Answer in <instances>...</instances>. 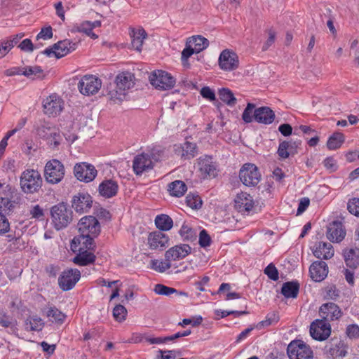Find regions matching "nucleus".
Returning <instances> with one entry per match:
<instances>
[{"label":"nucleus","mask_w":359,"mask_h":359,"mask_svg":"<svg viewBox=\"0 0 359 359\" xmlns=\"http://www.w3.org/2000/svg\"><path fill=\"white\" fill-rule=\"evenodd\" d=\"M50 218L53 227L59 231L66 228L73 219V212L67 203L62 202L51 207Z\"/></svg>","instance_id":"f257e3e1"},{"label":"nucleus","mask_w":359,"mask_h":359,"mask_svg":"<svg viewBox=\"0 0 359 359\" xmlns=\"http://www.w3.org/2000/svg\"><path fill=\"white\" fill-rule=\"evenodd\" d=\"M20 187L26 194L37 192L42 185L41 174L36 170L27 169L20 176Z\"/></svg>","instance_id":"f03ea898"},{"label":"nucleus","mask_w":359,"mask_h":359,"mask_svg":"<svg viewBox=\"0 0 359 359\" xmlns=\"http://www.w3.org/2000/svg\"><path fill=\"white\" fill-rule=\"evenodd\" d=\"M65 175L64 165L57 159L48 161L44 168V177L48 183L55 184L60 182Z\"/></svg>","instance_id":"7ed1b4c3"},{"label":"nucleus","mask_w":359,"mask_h":359,"mask_svg":"<svg viewBox=\"0 0 359 359\" xmlns=\"http://www.w3.org/2000/svg\"><path fill=\"white\" fill-rule=\"evenodd\" d=\"M290 359H313V353L309 345L302 340H294L287 346Z\"/></svg>","instance_id":"20e7f679"},{"label":"nucleus","mask_w":359,"mask_h":359,"mask_svg":"<svg viewBox=\"0 0 359 359\" xmlns=\"http://www.w3.org/2000/svg\"><path fill=\"white\" fill-rule=\"evenodd\" d=\"M239 178L247 187L257 186L261 180L258 168L253 163H245L239 171Z\"/></svg>","instance_id":"39448f33"},{"label":"nucleus","mask_w":359,"mask_h":359,"mask_svg":"<svg viewBox=\"0 0 359 359\" xmlns=\"http://www.w3.org/2000/svg\"><path fill=\"white\" fill-rule=\"evenodd\" d=\"M149 79L150 83L158 89H170L175 84V79L171 74L163 70L153 72L149 75Z\"/></svg>","instance_id":"423d86ee"},{"label":"nucleus","mask_w":359,"mask_h":359,"mask_svg":"<svg viewBox=\"0 0 359 359\" xmlns=\"http://www.w3.org/2000/svg\"><path fill=\"white\" fill-rule=\"evenodd\" d=\"M76 48L77 43L65 39L58 41L52 47L45 49L42 53L48 57L54 55L57 58H61L76 50Z\"/></svg>","instance_id":"0eeeda50"},{"label":"nucleus","mask_w":359,"mask_h":359,"mask_svg":"<svg viewBox=\"0 0 359 359\" xmlns=\"http://www.w3.org/2000/svg\"><path fill=\"white\" fill-rule=\"evenodd\" d=\"M102 86V81L93 75H85L79 81L78 88L84 95H94Z\"/></svg>","instance_id":"6e6552de"},{"label":"nucleus","mask_w":359,"mask_h":359,"mask_svg":"<svg viewBox=\"0 0 359 359\" xmlns=\"http://www.w3.org/2000/svg\"><path fill=\"white\" fill-rule=\"evenodd\" d=\"M78 229L81 234L97 237L100 232V225L95 217L85 216L79 222Z\"/></svg>","instance_id":"1a4fd4ad"},{"label":"nucleus","mask_w":359,"mask_h":359,"mask_svg":"<svg viewBox=\"0 0 359 359\" xmlns=\"http://www.w3.org/2000/svg\"><path fill=\"white\" fill-rule=\"evenodd\" d=\"M74 175L78 180L88 183L92 182L96 177L97 170L94 165L81 162L74 165Z\"/></svg>","instance_id":"9d476101"},{"label":"nucleus","mask_w":359,"mask_h":359,"mask_svg":"<svg viewBox=\"0 0 359 359\" xmlns=\"http://www.w3.org/2000/svg\"><path fill=\"white\" fill-rule=\"evenodd\" d=\"M310 334L315 340L324 341L331 334V326L325 320L316 319L310 325Z\"/></svg>","instance_id":"9b49d317"},{"label":"nucleus","mask_w":359,"mask_h":359,"mask_svg":"<svg viewBox=\"0 0 359 359\" xmlns=\"http://www.w3.org/2000/svg\"><path fill=\"white\" fill-rule=\"evenodd\" d=\"M81 272L77 269L64 271L58 278V284L63 291L72 290L79 280Z\"/></svg>","instance_id":"f8f14e48"},{"label":"nucleus","mask_w":359,"mask_h":359,"mask_svg":"<svg viewBox=\"0 0 359 359\" xmlns=\"http://www.w3.org/2000/svg\"><path fill=\"white\" fill-rule=\"evenodd\" d=\"M154 163L148 154L142 153L137 155L133 161V170L137 176L147 172L154 168Z\"/></svg>","instance_id":"ddd939ff"},{"label":"nucleus","mask_w":359,"mask_h":359,"mask_svg":"<svg viewBox=\"0 0 359 359\" xmlns=\"http://www.w3.org/2000/svg\"><path fill=\"white\" fill-rule=\"evenodd\" d=\"M72 207L76 212H89L93 205V198L88 193L79 192L72 199Z\"/></svg>","instance_id":"4468645a"},{"label":"nucleus","mask_w":359,"mask_h":359,"mask_svg":"<svg viewBox=\"0 0 359 359\" xmlns=\"http://www.w3.org/2000/svg\"><path fill=\"white\" fill-rule=\"evenodd\" d=\"M63 101L56 95H50L43 102L44 113L49 116H56L63 109Z\"/></svg>","instance_id":"2eb2a0df"},{"label":"nucleus","mask_w":359,"mask_h":359,"mask_svg":"<svg viewBox=\"0 0 359 359\" xmlns=\"http://www.w3.org/2000/svg\"><path fill=\"white\" fill-rule=\"evenodd\" d=\"M218 62L219 67L224 71L234 70L239 64L237 55L229 50H224L220 53Z\"/></svg>","instance_id":"dca6fc26"},{"label":"nucleus","mask_w":359,"mask_h":359,"mask_svg":"<svg viewBox=\"0 0 359 359\" xmlns=\"http://www.w3.org/2000/svg\"><path fill=\"white\" fill-rule=\"evenodd\" d=\"M119 186L117 181L113 179H104L97 188L99 196L104 198H111L116 196Z\"/></svg>","instance_id":"f3484780"},{"label":"nucleus","mask_w":359,"mask_h":359,"mask_svg":"<svg viewBox=\"0 0 359 359\" xmlns=\"http://www.w3.org/2000/svg\"><path fill=\"white\" fill-rule=\"evenodd\" d=\"M319 314L322 317V320L328 322L338 320L341 316L342 311L338 305L329 302L321 305Z\"/></svg>","instance_id":"a211bd4d"},{"label":"nucleus","mask_w":359,"mask_h":359,"mask_svg":"<svg viewBox=\"0 0 359 359\" xmlns=\"http://www.w3.org/2000/svg\"><path fill=\"white\" fill-rule=\"evenodd\" d=\"M95 237H90L87 235L81 234L75 236L71 243V249L74 252L86 250H93L95 248L94 243Z\"/></svg>","instance_id":"6ab92c4d"},{"label":"nucleus","mask_w":359,"mask_h":359,"mask_svg":"<svg viewBox=\"0 0 359 359\" xmlns=\"http://www.w3.org/2000/svg\"><path fill=\"white\" fill-rule=\"evenodd\" d=\"M191 252V248L187 244H180L169 248L165 253V259L176 261L185 258Z\"/></svg>","instance_id":"aec40b11"},{"label":"nucleus","mask_w":359,"mask_h":359,"mask_svg":"<svg viewBox=\"0 0 359 359\" xmlns=\"http://www.w3.org/2000/svg\"><path fill=\"white\" fill-rule=\"evenodd\" d=\"M346 236V230L342 222L333 221L330 223L327 229V238L331 242L339 243Z\"/></svg>","instance_id":"412c9836"},{"label":"nucleus","mask_w":359,"mask_h":359,"mask_svg":"<svg viewBox=\"0 0 359 359\" xmlns=\"http://www.w3.org/2000/svg\"><path fill=\"white\" fill-rule=\"evenodd\" d=\"M311 279L315 282H321L327 276L328 266L323 261H316L309 267Z\"/></svg>","instance_id":"4be33fe9"},{"label":"nucleus","mask_w":359,"mask_h":359,"mask_svg":"<svg viewBox=\"0 0 359 359\" xmlns=\"http://www.w3.org/2000/svg\"><path fill=\"white\" fill-rule=\"evenodd\" d=\"M276 118L274 111L269 107H260L254 111V121L258 123L269 125Z\"/></svg>","instance_id":"5701e85b"},{"label":"nucleus","mask_w":359,"mask_h":359,"mask_svg":"<svg viewBox=\"0 0 359 359\" xmlns=\"http://www.w3.org/2000/svg\"><path fill=\"white\" fill-rule=\"evenodd\" d=\"M174 151L182 158L189 160L197 154V147L196 144L187 141L181 144H175Z\"/></svg>","instance_id":"b1692460"},{"label":"nucleus","mask_w":359,"mask_h":359,"mask_svg":"<svg viewBox=\"0 0 359 359\" xmlns=\"http://www.w3.org/2000/svg\"><path fill=\"white\" fill-rule=\"evenodd\" d=\"M168 236L161 231H154L149 233L148 236V244L150 248L163 249L168 245Z\"/></svg>","instance_id":"393cba45"},{"label":"nucleus","mask_w":359,"mask_h":359,"mask_svg":"<svg viewBox=\"0 0 359 359\" xmlns=\"http://www.w3.org/2000/svg\"><path fill=\"white\" fill-rule=\"evenodd\" d=\"M334 249L330 243L318 242L313 249V255L320 259H329L334 256Z\"/></svg>","instance_id":"a878e982"},{"label":"nucleus","mask_w":359,"mask_h":359,"mask_svg":"<svg viewBox=\"0 0 359 359\" xmlns=\"http://www.w3.org/2000/svg\"><path fill=\"white\" fill-rule=\"evenodd\" d=\"M235 208L240 212H249L253 208V202L250 195L243 192L237 194L235 198Z\"/></svg>","instance_id":"bb28decb"},{"label":"nucleus","mask_w":359,"mask_h":359,"mask_svg":"<svg viewBox=\"0 0 359 359\" xmlns=\"http://www.w3.org/2000/svg\"><path fill=\"white\" fill-rule=\"evenodd\" d=\"M132 47L138 52L142 50L144 40L147 37V34L143 28H131L130 30Z\"/></svg>","instance_id":"cd10ccee"},{"label":"nucleus","mask_w":359,"mask_h":359,"mask_svg":"<svg viewBox=\"0 0 359 359\" xmlns=\"http://www.w3.org/2000/svg\"><path fill=\"white\" fill-rule=\"evenodd\" d=\"M76 255L73 258L72 262L78 266H88L93 264L96 260V256L89 250L77 251Z\"/></svg>","instance_id":"c85d7f7f"},{"label":"nucleus","mask_w":359,"mask_h":359,"mask_svg":"<svg viewBox=\"0 0 359 359\" xmlns=\"http://www.w3.org/2000/svg\"><path fill=\"white\" fill-rule=\"evenodd\" d=\"M133 74L130 72H123L119 74L116 79V88L121 91H125L133 87Z\"/></svg>","instance_id":"c756f323"},{"label":"nucleus","mask_w":359,"mask_h":359,"mask_svg":"<svg viewBox=\"0 0 359 359\" xmlns=\"http://www.w3.org/2000/svg\"><path fill=\"white\" fill-rule=\"evenodd\" d=\"M345 263L346 266L352 269H355L359 265V249L350 248L345 249L343 252Z\"/></svg>","instance_id":"7c9ffc66"},{"label":"nucleus","mask_w":359,"mask_h":359,"mask_svg":"<svg viewBox=\"0 0 359 359\" xmlns=\"http://www.w3.org/2000/svg\"><path fill=\"white\" fill-rule=\"evenodd\" d=\"M327 353L333 358L338 357H344L346 353V347L344 342L341 340L337 341L336 343L332 344L330 346H326Z\"/></svg>","instance_id":"2f4dec72"},{"label":"nucleus","mask_w":359,"mask_h":359,"mask_svg":"<svg viewBox=\"0 0 359 359\" xmlns=\"http://www.w3.org/2000/svg\"><path fill=\"white\" fill-rule=\"evenodd\" d=\"M168 191L170 196L180 198L184 196L187 191L185 182L182 180H175L168 185Z\"/></svg>","instance_id":"473e14b6"},{"label":"nucleus","mask_w":359,"mask_h":359,"mask_svg":"<svg viewBox=\"0 0 359 359\" xmlns=\"http://www.w3.org/2000/svg\"><path fill=\"white\" fill-rule=\"evenodd\" d=\"M299 290V284L297 281L286 282L283 284L281 293L286 298H296Z\"/></svg>","instance_id":"72a5a7b5"},{"label":"nucleus","mask_w":359,"mask_h":359,"mask_svg":"<svg viewBox=\"0 0 359 359\" xmlns=\"http://www.w3.org/2000/svg\"><path fill=\"white\" fill-rule=\"evenodd\" d=\"M156 228L161 231H169L173 226L172 218L165 214L157 215L155 218Z\"/></svg>","instance_id":"f704fd0d"},{"label":"nucleus","mask_w":359,"mask_h":359,"mask_svg":"<svg viewBox=\"0 0 359 359\" xmlns=\"http://www.w3.org/2000/svg\"><path fill=\"white\" fill-rule=\"evenodd\" d=\"M190 44L192 45L193 48L196 51V53H198L201 51L205 50L209 45L208 40L202 36H194L189 39L187 41Z\"/></svg>","instance_id":"c9c22d12"},{"label":"nucleus","mask_w":359,"mask_h":359,"mask_svg":"<svg viewBox=\"0 0 359 359\" xmlns=\"http://www.w3.org/2000/svg\"><path fill=\"white\" fill-rule=\"evenodd\" d=\"M219 99L229 107H233L237 102L232 91L229 88H222L219 90Z\"/></svg>","instance_id":"e433bc0d"},{"label":"nucleus","mask_w":359,"mask_h":359,"mask_svg":"<svg viewBox=\"0 0 359 359\" xmlns=\"http://www.w3.org/2000/svg\"><path fill=\"white\" fill-rule=\"evenodd\" d=\"M344 142V136L341 133H333L327 142V147L330 150L339 148Z\"/></svg>","instance_id":"4c0bfd02"},{"label":"nucleus","mask_w":359,"mask_h":359,"mask_svg":"<svg viewBox=\"0 0 359 359\" xmlns=\"http://www.w3.org/2000/svg\"><path fill=\"white\" fill-rule=\"evenodd\" d=\"M279 315L276 311H273L266 315L265 320L260 321L256 325V327L259 330L268 327L271 325L276 324L279 321Z\"/></svg>","instance_id":"58836bf2"},{"label":"nucleus","mask_w":359,"mask_h":359,"mask_svg":"<svg viewBox=\"0 0 359 359\" xmlns=\"http://www.w3.org/2000/svg\"><path fill=\"white\" fill-rule=\"evenodd\" d=\"M150 265L151 269L159 273H163L171 267V262L165 259V260L152 259Z\"/></svg>","instance_id":"ea45409f"},{"label":"nucleus","mask_w":359,"mask_h":359,"mask_svg":"<svg viewBox=\"0 0 359 359\" xmlns=\"http://www.w3.org/2000/svg\"><path fill=\"white\" fill-rule=\"evenodd\" d=\"M47 316L52 322L62 323L66 318L65 314L55 306L49 307L47 311Z\"/></svg>","instance_id":"a19ab883"},{"label":"nucleus","mask_w":359,"mask_h":359,"mask_svg":"<svg viewBox=\"0 0 359 359\" xmlns=\"http://www.w3.org/2000/svg\"><path fill=\"white\" fill-rule=\"evenodd\" d=\"M186 203L191 208L198 210L201 208L203 202L198 194L189 193L186 196Z\"/></svg>","instance_id":"79ce46f5"},{"label":"nucleus","mask_w":359,"mask_h":359,"mask_svg":"<svg viewBox=\"0 0 359 359\" xmlns=\"http://www.w3.org/2000/svg\"><path fill=\"white\" fill-rule=\"evenodd\" d=\"M180 235L184 241H193L196 238V233L194 229L183 224L179 231Z\"/></svg>","instance_id":"37998d69"},{"label":"nucleus","mask_w":359,"mask_h":359,"mask_svg":"<svg viewBox=\"0 0 359 359\" xmlns=\"http://www.w3.org/2000/svg\"><path fill=\"white\" fill-rule=\"evenodd\" d=\"M38 135L44 139L49 140L50 135H55V128L49 126L48 124H43L40 127H39Z\"/></svg>","instance_id":"c03bdc74"},{"label":"nucleus","mask_w":359,"mask_h":359,"mask_svg":"<svg viewBox=\"0 0 359 359\" xmlns=\"http://www.w3.org/2000/svg\"><path fill=\"white\" fill-rule=\"evenodd\" d=\"M255 109V104L248 103L247 104L242 114V119L245 123H250L254 121V111Z\"/></svg>","instance_id":"a18cd8bd"},{"label":"nucleus","mask_w":359,"mask_h":359,"mask_svg":"<svg viewBox=\"0 0 359 359\" xmlns=\"http://www.w3.org/2000/svg\"><path fill=\"white\" fill-rule=\"evenodd\" d=\"M127 316V310L121 304L116 305L113 309V316L118 322H123L126 320Z\"/></svg>","instance_id":"49530a36"},{"label":"nucleus","mask_w":359,"mask_h":359,"mask_svg":"<svg viewBox=\"0 0 359 359\" xmlns=\"http://www.w3.org/2000/svg\"><path fill=\"white\" fill-rule=\"evenodd\" d=\"M43 74V69L39 66H33V67H27L24 69L22 74L27 76L31 77L34 76V77L41 78V75Z\"/></svg>","instance_id":"de8ad7c7"},{"label":"nucleus","mask_w":359,"mask_h":359,"mask_svg":"<svg viewBox=\"0 0 359 359\" xmlns=\"http://www.w3.org/2000/svg\"><path fill=\"white\" fill-rule=\"evenodd\" d=\"M154 292L160 295L170 296L174 293H178V290L173 287H168L162 284L155 285Z\"/></svg>","instance_id":"09e8293b"},{"label":"nucleus","mask_w":359,"mask_h":359,"mask_svg":"<svg viewBox=\"0 0 359 359\" xmlns=\"http://www.w3.org/2000/svg\"><path fill=\"white\" fill-rule=\"evenodd\" d=\"M31 217L39 221H43L45 214L43 209L39 205H35L31 207L29 210Z\"/></svg>","instance_id":"8fccbe9b"},{"label":"nucleus","mask_w":359,"mask_h":359,"mask_svg":"<svg viewBox=\"0 0 359 359\" xmlns=\"http://www.w3.org/2000/svg\"><path fill=\"white\" fill-rule=\"evenodd\" d=\"M288 144H290V142L287 141H283L279 144L277 153L280 158H287L291 154Z\"/></svg>","instance_id":"3c124183"},{"label":"nucleus","mask_w":359,"mask_h":359,"mask_svg":"<svg viewBox=\"0 0 359 359\" xmlns=\"http://www.w3.org/2000/svg\"><path fill=\"white\" fill-rule=\"evenodd\" d=\"M347 208L351 214L359 217V198H353L349 200Z\"/></svg>","instance_id":"603ef678"},{"label":"nucleus","mask_w":359,"mask_h":359,"mask_svg":"<svg viewBox=\"0 0 359 359\" xmlns=\"http://www.w3.org/2000/svg\"><path fill=\"white\" fill-rule=\"evenodd\" d=\"M196 51L188 41L186 43V46L182 52L181 60L184 65L185 62L188 61V59L194 54Z\"/></svg>","instance_id":"864d4df0"},{"label":"nucleus","mask_w":359,"mask_h":359,"mask_svg":"<svg viewBox=\"0 0 359 359\" xmlns=\"http://www.w3.org/2000/svg\"><path fill=\"white\" fill-rule=\"evenodd\" d=\"M211 238L208 233L207 231L203 229L200 231L199 233V245L202 248H206L210 245L211 244Z\"/></svg>","instance_id":"5fc2aeb1"},{"label":"nucleus","mask_w":359,"mask_h":359,"mask_svg":"<svg viewBox=\"0 0 359 359\" xmlns=\"http://www.w3.org/2000/svg\"><path fill=\"white\" fill-rule=\"evenodd\" d=\"M264 273L267 275V276L273 280H277L279 278L278 271L275 266V265L272 263L269 264L264 269Z\"/></svg>","instance_id":"6e6d98bb"},{"label":"nucleus","mask_w":359,"mask_h":359,"mask_svg":"<svg viewBox=\"0 0 359 359\" xmlns=\"http://www.w3.org/2000/svg\"><path fill=\"white\" fill-rule=\"evenodd\" d=\"M325 297L328 299L336 300L339 297V291L334 285H329L325 288Z\"/></svg>","instance_id":"4d7b16f0"},{"label":"nucleus","mask_w":359,"mask_h":359,"mask_svg":"<svg viewBox=\"0 0 359 359\" xmlns=\"http://www.w3.org/2000/svg\"><path fill=\"white\" fill-rule=\"evenodd\" d=\"M18 47L23 51L32 52L34 48H39L38 45H33L32 41L29 39H24L18 46Z\"/></svg>","instance_id":"13d9d810"},{"label":"nucleus","mask_w":359,"mask_h":359,"mask_svg":"<svg viewBox=\"0 0 359 359\" xmlns=\"http://www.w3.org/2000/svg\"><path fill=\"white\" fill-rule=\"evenodd\" d=\"M346 333L349 338H359V326L356 324L348 325L346 327Z\"/></svg>","instance_id":"bf43d9fd"},{"label":"nucleus","mask_w":359,"mask_h":359,"mask_svg":"<svg viewBox=\"0 0 359 359\" xmlns=\"http://www.w3.org/2000/svg\"><path fill=\"white\" fill-rule=\"evenodd\" d=\"M30 330L40 331L43 329L44 323L40 318H33L29 320Z\"/></svg>","instance_id":"052dcab7"},{"label":"nucleus","mask_w":359,"mask_h":359,"mask_svg":"<svg viewBox=\"0 0 359 359\" xmlns=\"http://www.w3.org/2000/svg\"><path fill=\"white\" fill-rule=\"evenodd\" d=\"M215 313L217 316H219L220 318H225L231 314L234 315L235 316H241L244 314L248 313V311H222V310H217L215 311Z\"/></svg>","instance_id":"680f3d73"},{"label":"nucleus","mask_w":359,"mask_h":359,"mask_svg":"<svg viewBox=\"0 0 359 359\" xmlns=\"http://www.w3.org/2000/svg\"><path fill=\"white\" fill-rule=\"evenodd\" d=\"M93 29V25H91V22L85 21L76 27V30L79 32L84 33L88 35Z\"/></svg>","instance_id":"e2e57ef3"},{"label":"nucleus","mask_w":359,"mask_h":359,"mask_svg":"<svg viewBox=\"0 0 359 359\" xmlns=\"http://www.w3.org/2000/svg\"><path fill=\"white\" fill-rule=\"evenodd\" d=\"M53 37L52 27L48 26L42 28L36 36V39H43V40L50 39Z\"/></svg>","instance_id":"0e129e2a"},{"label":"nucleus","mask_w":359,"mask_h":359,"mask_svg":"<svg viewBox=\"0 0 359 359\" xmlns=\"http://www.w3.org/2000/svg\"><path fill=\"white\" fill-rule=\"evenodd\" d=\"M268 34L269 38L262 46L263 51L266 50L275 41L276 32L272 29H269L268 30Z\"/></svg>","instance_id":"69168bd1"},{"label":"nucleus","mask_w":359,"mask_h":359,"mask_svg":"<svg viewBox=\"0 0 359 359\" xmlns=\"http://www.w3.org/2000/svg\"><path fill=\"white\" fill-rule=\"evenodd\" d=\"M201 95L203 96V97L210 101L215 100V92L209 87L202 88V89L201 90Z\"/></svg>","instance_id":"338daca9"},{"label":"nucleus","mask_w":359,"mask_h":359,"mask_svg":"<svg viewBox=\"0 0 359 359\" xmlns=\"http://www.w3.org/2000/svg\"><path fill=\"white\" fill-rule=\"evenodd\" d=\"M11 324L12 322L6 313L3 310H0V325L6 328L9 327Z\"/></svg>","instance_id":"774afa93"}]
</instances>
